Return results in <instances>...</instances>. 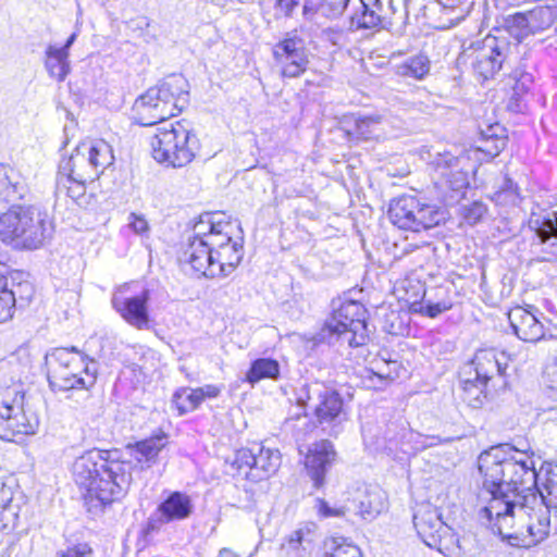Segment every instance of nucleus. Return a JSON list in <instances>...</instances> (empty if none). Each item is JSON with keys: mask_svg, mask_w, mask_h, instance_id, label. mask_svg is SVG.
I'll list each match as a JSON object with an SVG mask.
<instances>
[{"mask_svg": "<svg viewBox=\"0 0 557 557\" xmlns=\"http://www.w3.org/2000/svg\"><path fill=\"white\" fill-rule=\"evenodd\" d=\"M478 467L487 500L481 520L493 533L527 547L544 541L550 531V509H557V465L546 470L541 487L531 457L509 444L483 451Z\"/></svg>", "mask_w": 557, "mask_h": 557, "instance_id": "f257e3e1", "label": "nucleus"}, {"mask_svg": "<svg viewBox=\"0 0 557 557\" xmlns=\"http://www.w3.org/2000/svg\"><path fill=\"white\" fill-rule=\"evenodd\" d=\"M131 471V462L117 449L88 450L72 466L75 483L86 496L102 504H110L125 494L132 481Z\"/></svg>", "mask_w": 557, "mask_h": 557, "instance_id": "f03ea898", "label": "nucleus"}, {"mask_svg": "<svg viewBox=\"0 0 557 557\" xmlns=\"http://www.w3.org/2000/svg\"><path fill=\"white\" fill-rule=\"evenodd\" d=\"M187 82L182 75H171L139 96L133 113L137 124L151 126L162 123L188 103Z\"/></svg>", "mask_w": 557, "mask_h": 557, "instance_id": "7ed1b4c3", "label": "nucleus"}, {"mask_svg": "<svg viewBox=\"0 0 557 557\" xmlns=\"http://www.w3.org/2000/svg\"><path fill=\"white\" fill-rule=\"evenodd\" d=\"M47 364L52 389H90L98 377V362L75 347L55 348L47 357Z\"/></svg>", "mask_w": 557, "mask_h": 557, "instance_id": "20e7f679", "label": "nucleus"}, {"mask_svg": "<svg viewBox=\"0 0 557 557\" xmlns=\"http://www.w3.org/2000/svg\"><path fill=\"white\" fill-rule=\"evenodd\" d=\"M152 158L168 166L183 168L196 157L200 143L188 123H163L150 140Z\"/></svg>", "mask_w": 557, "mask_h": 557, "instance_id": "39448f33", "label": "nucleus"}, {"mask_svg": "<svg viewBox=\"0 0 557 557\" xmlns=\"http://www.w3.org/2000/svg\"><path fill=\"white\" fill-rule=\"evenodd\" d=\"M0 238L16 249L34 250L46 238V214L34 206H12L0 216Z\"/></svg>", "mask_w": 557, "mask_h": 557, "instance_id": "423d86ee", "label": "nucleus"}, {"mask_svg": "<svg viewBox=\"0 0 557 557\" xmlns=\"http://www.w3.org/2000/svg\"><path fill=\"white\" fill-rule=\"evenodd\" d=\"M38 416L30 411L21 385L5 387L0 399V438L12 442L16 435L34 434Z\"/></svg>", "mask_w": 557, "mask_h": 557, "instance_id": "0eeeda50", "label": "nucleus"}, {"mask_svg": "<svg viewBox=\"0 0 557 557\" xmlns=\"http://www.w3.org/2000/svg\"><path fill=\"white\" fill-rule=\"evenodd\" d=\"M510 52L511 45L506 37L487 35L465 48L462 57L470 60L474 76L483 83L493 79L503 70Z\"/></svg>", "mask_w": 557, "mask_h": 557, "instance_id": "6e6552de", "label": "nucleus"}, {"mask_svg": "<svg viewBox=\"0 0 557 557\" xmlns=\"http://www.w3.org/2000/svg\"><path fill=\"white\" fill-rule=\"evenodd\" d=\"M388 219L401 230L421 232L445 222L446 212L435 205L424 203L414 196L405 195L391 202Z\"/></svg>", "mask_w": 557, "mask_h": 557, "instance_id": "1a4fd4ad", "label": "nucleus"}, {"mask_svg": "<svg viewBox=\"0 0 557 557\" xmlns=\"http://www.w3.org/2000/svg\"><path fill=\"white\" fill-rule=\"evenodd\" d=\"M214 214V230H212L211 246H213V276L226 277L237 268L244 257L243 244L233 238L236 222L224 220L222 214Z\"/></svg>", "mask_w": 557, "mask_h": 557, "instance_id": "9d476101", "label": "nucleus"}, {"mask_svg": "<svg viewBox=\"0 0 557 557\" xmlns=\"http://www.w3.org/2000/svg\"><path fill=\"white\" fill-rule=\"evenodd\" d=\"M367 313L361 302L344 301L326 320L323 332L345 337L350 346H362L368 339Z\"/></svg>", "mask_w": 557, "mask_h": 557, "instance_id": "9b49d317", "label": "nucleus"}, {"mask_svg": "<svg viewBox=\"0 0 557 557\" xmlns=\"http://www.w3.org/2000/svg\"><path fill=\"white\" fill-rule=\"evenodd\" d=\"M212 230H214V214L206 213L200 215L198 222L195 223L193 234L188 237V244L183 252L184 260L187 261L196 272L201 273L206 277L213 276V246Z\"/></svg>", "mask_w": 557, "mask_h": 557, "instance_id": "f8f14e48", "label": "nucleus"}, {"mask_svg": "<svg viewBox=\"0 0 557 557\" xmlns=\"http://www.w3.org/2000/svg\"><path fill=\"white\" fill-rule=\"evenodd\" d=\"M413 525L423 543L440 552L449 550L458 542L453 529L443 521L438 508L431 504L418 506Z\"/></svg>", "mask_w": 557, "mask_h": 557, "instance_id": "ddd939ff", "label": "nucleus"}, {"mask_svg": "<svg viewBox=\"0 0 557 557\" xmlns=\"http://www.w3.org/2000/svg\"><path fill=\"white\" fill-rule=\"evenodd\" d=\"M272 57L284 78L300 77L310 63V51L296 30L287 33L273 46Z\"/></svg>", "mask_w": 557, "mask_h": 557, "instance_id": "4468645a", "label": "nucleus"}, {"mask_svg": "<svg viewBox=\"0 0 557 557\" xmlns=\"http://www.w3.org/2000/svg\"><path fill=\"white\" fill-rule=\"evenodd\" d=\"M281 465V454L277 449L265 448L255 443L251 447L236 451L233 466L239 474L253 481L263 480L276 472Z\"/></svg>", "mask_w": 557, "mask_h": 557, "instance_id": "2eb2a0df", "label": "nucleus"}, {"mask_svg": "<svg viewBox=\"0 0 557 557\" xmlns=\"http://www.w3.org/2000/svg\"><path fill=\"white\" fill-rule=\"evenodd\" d=\"M149 299V289H143L137 295H129V285L124 284L114 289L111 305L128 325L143 331L150 330L152 326L148 307Z\"/></svg>", "mask_w": 557, "mask_h": 557, "instance_id": "dca6fc26", "label": "nucleus"}, {"mask_svg": "<svg viewBox=\"0 0 557 557\" xmlns=\"http://www.w3.org/2000/svg\"><path fill=\"white\" fill-rule=\"evenodd\" d=\"M544 314L534 306L515 307L508 312L510 327L518 338L535 343L544 337Z\"/></svg>", "mask_w": 557, "mask_h": 557, "instance_id": "f3484780", "label": "nucleus"}, {"mask_svg": "<svg viewBox=\"0 0 557 557\" xmlns=\"http://www.w3.org/2000/svg\"><path fill=\"white\" fill-rule=\"evenodd\" d=\"M335 457L333 444L323 440L314 443L306 456L305 466L315 487L324 484V476Z\"/></svg>", "mask_w": 557, "mask_h": 557, "instance_id": "a211bd4d", "label": "nucleus"}, {"mask_svg": "<svg viewBox=\"0 0 557 557\" xmlns=\"http://www.w3.org/2000/svg\"><path fill=\"white\" fill-rule=\"evenodd\" d=\"M508 356L504 351L495 349H481L472 359V367L475 372V381L482 385L495 375H504L508 367Z\"/></svg>", "mask_w": 557, "mask_h": 557, "instance_id": "6ab92c4d", "label": "nucleus"}, {"mask_svg": "<svg viewBox=\"0 0 557 557\" xmlns=\"http://www.w3.org/2000/svg\"><path fill=\"white\" fill-rule=\"evenodd\" d=\"M166 444V434L159 433L134 445H127L126 453L135 461L134 467L145 470L157 463L158 456ZM128 461L133 468L132 460Z\"/></svg>", "mask_w": 557, "mask_h": 557, "instance_id": "aec40b11", "label": "nucleus"}, {"mask_svg": "<svg viewBox=\"0 0 557 557\" xmlns=\"http://www.w3.org/2000/svg\"><path fill=\"white\" fill-rule=\"evenodd\" d=\"M29 194V187L22 173L8 164H0V202L17 206Z\"/></svg>", "mask_w": 557, "mask_h": 557, "instance_id": "412c9836", "label": "nucleus"}, {"mask_svg": "<svg viewBox=\"0 0 557 557\" xmlns=\"http://www.w3.org/2000/svg\"><path fill=\"white\" fill-rule=\"evenodd\" d=\"M435 171L438 172L442 184L455 191H459L468 186L467 173L460 169L459 158L449 152L438 153L432 161Z\"/></svg>", "mask_w": 557, "mask_h": 557, "instance_id": "4be33fe9", "label": "nucleus"}, {"mask_svg": "<svg viewBox=\"0 0 557 557\" xmlns=\"http://www.w3.org/2000/svg\"><path fill=\"white\" fill-rule=\"evenodd\" d=\"M529 227L534 232L539 244L557 252V211H532Z\"/></svg>", "mask_w": 557, "mask_h": 557, "instance_id": "5701e85b", "label": "nucleus"}, {"mask_svg": "<svg viewBox=\"0 0 557 557\" xmlns=\"http://www.w3.org/2000/svg\"><path fill=\"white\" fill-rule=\"evenodd\" d=\"M58 174L90 182L97 178L95 168L90 163L87 151L82 149V144L75 148L69 158H63L60 161Z\"/></svg>", "mask_w": 557, "mask_h": 557, "instance_id": "b1692460", "label": "nucleus"}, {"mask_svg": "<svg viewBox=\"0 0 557 557\" xmlns=\"http://www.w3.org/2000/svg\"><path fill=\"white\" fill-rule=\"evenodd\" d=\"M357 513L364 520H373L387 508V498L384 491L377 486L366 487L359 492L354 500Z\"/></svg>", "mask_w": 557, "mask_h": 557, "instance_id": "393cba45", "label": "nucleus"}, {"mask_svg": "<svg viewBox=\"0 0 557 557\" xmlns=\"http://www.w3.org/2000/svg\"><path fill=\"white\" fill-rule=\"evenodd\" d=\"M158 512L160 513V523L184 520L191 515L193 503L188 495L173 492L158 506Z\"/></svg>", "mask_w": 557, "mask_h": 557, "instance_id": "a878e982", "label": "nucleus"}, {"mask_svg": "<svg viewBox=\"0 0 557 557\" xmlns=\"http://www.w3.org/2000/svg\"><path fill=\"white\" fill-rule=\"evenodd\" d=\"M87 182L69 175L58 174L54 189L55 202L66 203L67 199H70L79 207L87 205L85 186Z\"/></svg>", "mask_w": 557, "mask_h": 557, "instance_id": "bb28decb", "label": "nucleus"}, {"mask_svg": "<svg viewBox=\"0 0 557 557\" xmlns=\"http://www.w3.org/2000/svg\"><path fill=\"white\" fill-rule=\"evenodd\" d=\"M319 404L315 406V416L320 423L331 422L339 417L343 411V399L341 395L330 388L319 391Z\"/></svg>", "mask_w": 557, "mask_h": 557, "instance_id": "cd10ccee", "label": "nucleus"}, {"mask_svg": "<svg viewBox=\"0 0 557 557\" xmlns=\"http://www.w3.org/2000/svg\"><path fill=\"white\" fill-rule=\"evenodd\" d=\"M82 149L87 151L97 177L114 162L112 147L104 140L82 143Z\"/></svg>", "mask_w": 557, "mask_h": 557, "instance_id": "c85d7f7f", "label": "nucleus"}, {"mask_svg": "<svg viewBox=\"0 0 557 557\" xmlns=\"http://www.w3.org/2000/svg\"><path fill=\"white\" fill-rule=\"evenodd\" d=\"M70 53L49 45L45 52V67L51 78L63 82L70 73Z\"/></svg>", "mask_w": 557, "mask_h": 557, "instance_id": "c756f323", "label": "nucleus"}, {"mask_svg": "<svg viewBox=\"0 0 557 557\" xmlns=\"http://www.w3.org/2000/svg\"><path fill=\"white\" fill-rule=\"evenodd\" d=\"M344 123L349 135H355L360 139L368 140L377 136L376 131L381 123V119L376 115H351L347 117Z\"/></svg>", "mask_w": 557, "mask_h": 557, "instance_id": "7c9ffc66", "label": "nucleus"}, {"mask_svg": "<svg viewBox=\"0 0 557 557\" xmlns=\"http://www.w3.org/2000/svg\"><path fill=\"white\" fill-rule=\"evenodd\" d=\"M420 288L422 289L421 300H411L410 296L407 298V301L410 302V308L413 312H419L429 318H435L453 307V304L449 299L435 300L428 295L422 286H420Z\"/></svg>", "mask_w": 557, "mask_h": 557, "instance_id": "2f4dec72", "label": "nucleus"}, {"mask_svg": "<svg viewBox=\"0 0 557 557\" xmlns=\"http://www.w3.org/2000/svg\"><path fill=\"white\" fill-rule=\"evenodd\" d=\"M515 85L512 86V95L508 102V108L515 112H521L525 107L524 96L530 91L533 84V76L530 73H515Z\"/></svg>", "mask_w": 557, "mask_h": 557, "instance_id": "473e14b6", "label": "nucleus"}, {"mask_svg": "<svg viewBox=\"0 0 557 557\" xmlns=\"http://www.w3.org/2000/svg\"><path fill=\"white\" fill-rule=\"evenodd\" d=\"M527 12L533 35L548 29L557 20L556 7L542 5Z\"/></svg>", "mask_w": 557, "mask_h": 557, "instance_id": "72a5a7b5", "label": "nucleus"}, {"mask_svg": "<svg viewBox=\"0 0 557 557\" xmlns=\"http://www.w3.org/2000/svg\"><path fill=\"white\" fill-rule=\"evenodd\" d=\"M280 374V364L271 358H259L251 363L246 374L249 383L255 384L263 379H276Z\"/></svg>", "mask_w": 557, "mask_h": 557, "instance_id": "f704fd0d", "label": "nucleus"}, {"mask_svg": "<svg viewBox=\"0 0 557 557\" xmlns=\"http://www.w3.org/2000/svg\"><path fill=\"white\" fill-rule=\"evenodd\" d=\"M202 401L203 399L199 387H182L177 389L172 397V404L176 407L181 416L197 409Z\"/></svg>", "mask_w": 557, "mask_h": 557, "instance_id": "c9c22d12", "label": "nucleus"}, {"mask_svg": "<svg viewBox=\"0 0 557 557\" xmlns=\"http://www.w3.org/2000/svg\"><path fill=\"white\" fill-rule=\"evenodd\" d=\"M504 28L518 41H522L530 35V20L528 12H518L504 18Z\"/></svg>", "mask_w": 557, "mask_h": 557, "instance_id": "e433bc0d", "label": "nucleus"}, {"mask_svg": "<svg viewBox=\"0 0 557 557\" xmlns=\"http://www.w3.org/2000/svg\"><path fill=\"white\" fill-rule=\"evenodd\" d=\"M309 534V529L293 531L281 545L282 557H302L305 550L304 543L310 542V540L307 539Z\"/></svg>", "mask_w": 557, "mask_h": 557, "instance_id": "4c0bfd02", "label": "nucleus"}, {"mask_svg": "<svg viewBox=\"0 0 557 557\" xmlns=\"http://www.w3.org/2000/svg\"><path fill=\"white\" fill-rule=\"evenodd\" d=\"M492 200L498 206H518L521 200L518 185L511 178L504 177Z\"/></svg>", "mask_w": 557, "mask_h": 557, "instance_id": "58836bf2", "label": "nucleus"}, {"mask_svg": "<svg viewBox=\"0 0 557 557\" xmlns=\"http://www.w3.org/2000/svg\"><path fill=\"white\" fill-rule=\"evenodd\" d=\"M430 72V60L423 54L414 55L398 66V73L422 79Z\"/></svg>", "mask_w": 557, "mask_h": 557, "instance_id": "ea45409f", "label": "nucleus"}, {"mask_svg": "<svg viewBox=\"0 0 557 557\" xmlns=\"http://www.w3.org/2000/svg\"><path fill=\"white\" fill-rule=\"evenodd\" d=\"M7 292L13 296L14 311L17 305L23 307L30 301L34 295V286L27 281L15 283L14 280L7 277Z\"/></svg>", "mask_w": 557, "mask_h": 557, "instance_id": "a19ab883", "label": "nucleus"}, {"mask_svg": "<svg viewBox=\"0 0 557 557\" xmlns=\"http://www.w3.org/2000/svg\"><path fill=\"white\" fill-rule=\"evenodd\" d=\"M485 385L468 379L463 383V400L472 408H480L486 400Z\"/></svg>", "mask_w": 557, "mask_h": 557, "instance_id": "79ce46f5", "label": "nucleus"}, {"mask_svg": "<svg viewBox=\"0 0 557 557\" xmlns=\"http://www.w3.org/2000/svg\"><path fill=\"white\" fill-rule=\"evenodd\" d=\"M351 22L357 28L372 29L382 23V15L374 9L362 5V12L356 13L351 17Z\"/></svg>", "mask_w": 557, "mask_h": 557, "instance_id": "37998d69", "label": "nucleus"}, {"mask_svg": "<svg viewBox=\"0 0 557 557\" xmlns=\"http://www.w3.org/2000/svg\"><path fill=\"white\" fill-rule=\"evenodd\" d=\"M13 296L7 292V276L0 273V324L13 318Z\"/></svg>", "mask_w": 557, "mask_h": 557, "instance_id": "c03bdc74", "label": "nucleus"}, {"mask_svg": "<svg viewBox=\"0 0 557 557\" xmlns=\"http://www.w3.org/2000/svg\"><path fill=\"white\" fill-rule=\"evenodd\" d=\"M350 0H322L319 13L327 18H338L346 11Z\"/></svg>", "mask_w": 557, "mask_h": 557, "instance_id": "a18cd8bd", "label": "nucleus"}, {"mask_svg": "<svg viewBox=\"0 0 557 557\" xmlns=\"http://www.w3.org/2000/svg\"><path fill=\"white\" fill-rule=\"evenodd\" d=\"M333 547L331 552L324 554L323 557H362L361 550L358 546L346 543L343 539L341 542L333 540Z\"/></svg>", "mask_w": 557, "mask_h": 557, "instance_id": "49530a36", "label": "nucleus"}, {"mask_svg": "<svg viewBox=\"0 0 557 557\" xmlns=\"http://www.w3.org/2000/svg\"><path fill=\"white\" fill-rule=\"evenodd\" d=\"M486 213L487 207L482 201H473L462 207V216L470 225L479 223Z\"/></svg>", "mask_w": 557, "mask_h": 557, "instance_id": "de8ad7c7", "label": "nucleus"}, {"mask_svg": "<svg viewBox=\"0 0 557 557\" xmlns=\"http://www.w3.org/2000/svg\"><path fill=\"white\" fill-rule=\"evenodd\" d=\"M321 518L344 517L349 510L346 506L331 507L324 499L318 498L314 506Z\"/></svg>", "mask_w": 557, "mask_h": 557, "instance_id": "09e8293b", "label": "nucleus"}, {"mask_svg": "<svg viewBox=\"0 0 557 557\" xmlns=\"http://www.w3.org/2000/svg\"><path fill=\"white\" fill-rule=\"evenodd\" d=\"M13 491L4 483H0V516L4 517L7 512L17 513V508L12 505Z\"/></svg>", "mask_w": 557, "mask_h": 557, "instance_id": "8fccbe9b", "label": "nucleus"}, {"mask_svg": "<svg viewBox=\"0 0 557 557\" xmlns=\"http://www.w3.org/2000/svg\"><path fill=\"white\" fill-rule=\"evenodd\" d=\"M92 549L87 543H79L72 547H67L60 557H91Z\"/></svg>", "mask_w": 557, "mask_h": 557, "instance_id": "3c124183", "label": "nucleus"}, {"mask_svg": "<svg viewBox=\"0 0 557 557\" xmlns=\"http://www.w3.org/2000/svg\"><path fill=\"white\" fill-rule=\"evenodd\" d=\"M128 225L136 234H144L149 230L147 220L135 213H131L128 216Z\"/></svg>", "mask_w": 557, "mask_h": 557, "instance_id": "603ef678", "label": "nucleus"}, {"mask_svg": "<svg viewBox=\"0 0 557 557\" xmlns=\"http://www.w3.org/2000/svg\"><path fill=\"white\" fill-rule=\"evenodd\" d=\"M298 4L299 0H275V10L282 15L289 17Z\"/></svg>", "mask_w": 557, "mask_h": 557, "instance_id": "864d4df0", "label": "nucleus"}, {"mask_svg": "<svg viewBox=\"0 0 557 557\" xmlns=\"http://www.w3.org/2000/svg\"><path fill=\"white\" fill-rule=\"evenodd\" d=\"M308 424L309 421L306 416H297L296 418H287L284 422V428L288 431L295 432V436H298L297 432L300 429V426H307Z\"/></svg>", "mask_w": 557, "mask_h": 557, "instance_id": "5fc2aeb1", "label": "nucleus"}, {"mask_svg": "<svg viewBox=\"0 0 557 557\" xmlns=\"http://www.w3.org/2000/svg\"><path fill=\"white\" fill-rule=\"evenodd\" d=\"M223 389L222 385L207 384L199 387L202 399H214L218 398Z\"/></svg>", "mask_w": 557, "mask_h": 557, "instance_id": "6e6d98bb", "label": "nucleus"}, {"mask_svg": "<svg viewBox=\"0 0 557 557\" xmlns=\"http://www.w3.org/2000/svg\"><path fill=\"white\" fill-rule=\"evenodd\" d=\"M494 146L493 148H490V147H485V148H482V150H486L491 157H496L500 153V151H503L506 147V139L503 138V137H498L496 138L494 141Z\"/></svg>", "mask_w": 557, "mask_h": 557, "instance_id": "4d7b16f0", "label": "nucleus"}, {"mask_svg": "<svg viewBox=\"0 0 557 557\" xmlns=\"http://www.w3.org/2000/svg\"><path fill=\"white\" fill-rule=\"evenodd\" d=\"M319 12V5L315 8L312 2L306 1L302 8V14L306 18L311 20Z\"/></svg>", "mask_w": 557, "mask_h": 557, "instance_id": "13d9d810", "label": "nucleus"}, {"mask_svg": "<svg viewBox=\"0 0 557 557\" xmlns=\"http://www.w3.org/2000/svg\"><path fill=\"white\" fill-rule=\"evenodd\" d=\"M76 37L77 35L75 33H73L69 38L67 40L65 41V44L62 46V47H58V49H64L66 51V53H70V48L72 47V45L74 44V41L76 40Z\"/></svg>", "mask_w": 557, "mask_h": 557, "instance_id": "bf43d9fd", "label": "nucleus"}, {"mask_svg": "<svg viewBox=\"0 0 557 557\" xmlns=\"http://www.w3.org/2000/svg\"><path fill=\"white\" fill-rule=\"evenodd\" d=\"M403 331V324L399 322L398 326L395 325L394 322L389 325V327L386 329V332L393 335L400 334Z\"/></svg>", "mask_w": 557, "mask_h": 557, "instance_id": "052dcab7", "label": "nucleus"}, {"mask_svg": "<svg viewBox=\"0 0 557 557\" xmlns=\"http://www.w3.org/2000/svg\"><path fill=\"white\" fill-rule=\"evenodd\" d=\"M232 554L231 549L228 548H222L220 552H219V557H230V555Z\"/></svg>", "mask_w": 557, "mask_h": 557, "instance_id": "680f3d73", "label": "nucleus"}, {"mask_svg": "<svg viewBox=\"0 0 557 557\" xmlns=\"http://www.w3.org/2000/svg\"><path fill=\"white\" fill-rule=\"evenodd\" d=\"M371 8L374 9L375 11H377L380 13V15H382V11H383L382 1H379L377 4H375V5H371Z\"/></svg>", "mask_w": 557, "mask_h": 557, "instance_id": "e2e57ef3", "label": "nucleus"}, {"mask_svg": "<svg viewBox=\"0 0 557 557\" xmlns=\"http://www.w3.org/2000/svg\"><path fill=\"white\" fill-rule=\"evenodd\" d=\"M374 375H376L380 379V381H385V380L389 379V374L385 375V374L374 373Z\"/></svg>", "mask_w": 557, "mask_h": 557, "instance_id": "0e129e2a", "label": "nucleus"}, {"mask_svg": "<svg viewBox=\"0 0 557 557\" xmlns=\"http://www.w3.org/2000/svg\"><path fill=\"white\" fill-rule=\"evenodd\" d=\"M391 317H392V318H395V319H397V318H398V315H397L396 313H394V312L391 314Z\"/></svg>", "mask_w": 557, "mask_h": 557, "instance_id": "69168bd1", "label": "nucleus"}]
</instances>
